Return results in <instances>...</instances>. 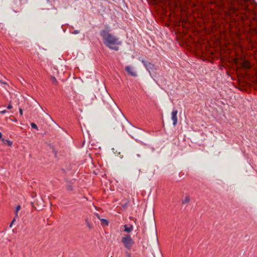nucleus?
<instances>
[{
    "label": "nucleus",
    "instance_id": "obj_4",
    "mask_svg": "<svg viewBox=\"0 0 257 257\" xmlns=\"http://www.w3.org/2000/svg\"><path fill=\"white\" fill-rule=\"evenodd\" d=\"M142 62L147 70L151 73V71L155 68V65L153 64L144 60H143Z\"/></svg>",
    "mask_w": 257,
    "mask_h": 257
},
{
    "label": "nucleus",
    "instance_id": "obj_2",
    "mask_svg": "<svg viewBox=\"0 0 257 257\" xmlns=\"http://www.w3.org/2000/svg\"><path fill=\"white\" fill-rule=\"evenodd\" d=\"M121 242L127 249H131L135 244V242L128 234L124 235L121 238Z\"/></svg>",
    "mask_w": 257,
    "mask_h": 257
},
{
    "label": "nucleus",
    "instance_id": "obj_19",
    "mask_svg": "<svg viewBox=\"0 0 257 257\" xmlns=\"http://www.w3.org/2000/svg\"><path fill=\"white\" fill-rule=\"evenodd\" d=\"M246 9V6L242 7V9L245 10Z\"/></svg>",
    "mask_w": 257,
    "mask_h": 257
},
{
    "label": "nucleus",
    "instance_id": "obj_18",
    "mask_svg": "<svg viewBox=\"0 0 257 257\" xmlns=\"http://www.w3.org/2000/svg\"><path fill=\"white\" fill-rule=\"evenodd\" d=\"M2 138V134L0 132V139Z\"/></svg>",
    "mask_w": 257,
    "mask_h": 257
},
{
    "label": "nucleus",
    "instance_id": "obj_1",
    "mask_svg": "<svg viewBox=\"0 0 257 257\" xmlns=\"http://www.w3.org/2000/svg\"><path fill=\"white\" fill-rule=\"evenodd\" d=\"M100 35L103 39L104 44L107 47L115 51L118 50V46L121 45L122 43L117 37L111 35L106 30H102Z\"/></svg>",
    "mask_w": 257,
    "mask_h": 257
},
{
    "label": "nucleus",
    "instance_id": "obj_8",
    "mask_svg": "<svg viewBox=\"0 0 257 257\" xmlns=\"http://www.w3.org/2000/svg\"><path fill=\"white\" fill-rule=\"evenodd\" d=\"M190 200V197L189 195H186L183 199L182 202L183 204H186L189 203Z\"/></svg>",
    "mask_w": 257,
    "mask_h": 257
},
{
    "label": "nucleus",
    "instance_id": "obj_12",
    "mask_svg": "<svg viewBox=\"0 0 257 257\" xmlns=\"http://www.w3.org/2000/svg\"><path fill=\"white\" fill-rule=\"evenodd\" d=\"M31 126H32V128L36 129L37 130H38V127L35 123H33V122L31 123Z\"/></svg>",
    "mask_w": 257,
    "mask_h": 257
},
{
    "label": "nucleus",
    "instance_id": "obj_10",
    "mask_svg": "<svg viewBox=\"0 0 257 257\" xmlns=\"http://www.w3.org/2000/svg\"><path fill=\"white\" fill-rule=\"evenodd\" d=\"M51 79L53 84H56L57 83V80L55 77L51 76Z\"/></svg>",
    "mask_w": 257,
    "mask_h": 257
},
{
    "label": "nucleus",
    "instance_id": "obj_14",
    "mask_svg": "<svg viewBox=\"0 0 257 257\" xmlns=\"http://www.w3.org/2000/svg\"><path fill=\"white\" fill-rule=\"evenodd\" d=\"M72 33L74 34H79V30H75L74 31V32H73Z\"/></svg>",
    "mask_w": 257,
    "mask_h": 257
},
{
    "label": "nucleus",
    "instance_id": "obj_15",
    "mask_svg": "<svg viewBox=\"0 0 257 257\" xmlns=\"http://www.w3.org/2000/svg\"><path fill=\"white\" fill-rule=\"evenodd\" d=\"M8 109H11L12 108V105L10 103L8 106H7Z\"/></svg>",
    "mask_w": 257,
    "mask_h": 257
},
{
    "label": "nucleus",
    "instance_id": "obj_5",
    "mask_svg": "<svg viewBox=\"0 0 257 257\" xmlns=\"http://www.w3.org/2000/svg\"><path fill=\"white\" fill-rule=\"evenodd\" d=\"M126 71L131 76H136L137 73L134 70V68L130 66H127L125 67Z\"/></svg>",
    "mask_w": 257,
    "mask_h": 257
},
{
    "label": "nucleus",
    "instance_id": "obj_9",
    "mask_svg": "<svg viewBox=\"0 0 257 257\" xmlns=\"http://www.w3.org/2000/svg\"><path fill=\"white\" fill-rule=\"evenodd\" d=\"M98 218L100 220L102 224H104L106 226L108 225V221L107 219L104 218L100 219L98 216Z\"/></svg>",
    "mask_w": 257,
    "mask_h": 257
},
{
    "label": "nucleus",
    "instance_id": "obj_3",
    "mask_svg": "<svg viewBox=\"0 0 257 257\" xmlns=\"http://www.w3.org/2000/svg\"><path fill=\"white\" fill-rule=\"evenodd\" d=\"M177 113L178 110L175 109H173L171 113V119L173 121V124L174 126H176L178 122Z\"/></svg>",
    "mask_w": 257,
    "mask_h": 257
},
{
    "label": "nucleus",
    "instance_id": "obj_20",
    "mask_svg": "<svg viewBox=\"0 0 257 257\" xmlns=\"http://www.w3.org/2000/svg\"><path fill=\"white\" fill-rule=\"evenodd\" d=\"M137 156H138V157H140V156L139 154H138Z\"/></svg>",
    "mask_w": 257,
    "mask_h": 257
},
{
    "label": "nucleus",
    "instance_id": "obj_17",
    "mask_svg": "<svg viewBox=\"0 0 257 257\" xmlns=\"http://www.w3.org/2000/svg\"><path fill=\"white\" fill-rule=\"evenodd\" d=\"M19 111H20V113L21 115H23V110H22V108L19 109Z\"/></svg>",
    "mask_w": 257,
    "mask_h": 257
},
{
    "label": "nucleus",
    "instance_id": "obj_11",
    "mask_svg": "<svg viewBox=\"0 0 257 257\" xmlns=\"http://www.w3.org/2000/svg\"><path fill=\"white\" fill-rule=\"evenodd\" d=\"M85 221H86V223L87 224V226H88V227L89 228H90V229H91L92 228V225L88 222V219H86Z\"/></svg>",
    "mask_w": 257,
    "mask_h": 257
},
{
    "label": "nucleus",
    "instance_id": "obj_6",
    "mask_svg": "<svg viewBox=\"0 0 257 257\" xmlns=\"http://www.w3.org/2000/svg\"><path fill=\"white\" fill-rule=\"evenodd\" d=\"M21 209V206L20 205H18L16 207V210H15V216L14 217V218L13 219L12 222L11 223L10 225V227H12V225L13 224V223H14V222L16 221V218H18V212Z\"/></svg>",
    "mask_w": 257,
    "mask_h": 257
},
{
    "label": "nucleus",
    "instance_id": "obj_7",
    "mask_svg": "<svg viewBox=\"0 0 257 257\" xmlns=\"http://www.w3.org/2000/svg\"><path fill=\"white\" fill-rule=\"evenodd\" d=\"M124 231L127 233H130L133 230V226L132 225L125 224L124 226Z\"/></svg>",
    "mask_w": 257,
    "mask_h": 257
},
{
    "label": "nucleus",
    "instance_id": "obj_16",
    "mask_svg": "<svg viewBox=\"0 0 257 257\" xmlns=\"http://www.w3.org/2000/svg\"><path fill=\"white\" fill-rule=\"evenodd\" d=\"M6 112H7V110H2V111H0V113H2V114H4V113H5Z\"/></svg>",
    "mask_w": 257,
    "mask_h": 257
},
{
    "label": "nucleus",
    "instance_id": "obj_13",
    "mask_svg": "<svg viewBox=\"0 0 257 257\" xmlns=\"http://www.w3.org/2000/svg\"><path fill=\"white\" fill-rule=\"evenodd\" d=\"M6 142H7V143L8 145L9 146H12V143L11 141H9V140H6Z\"/></svg>",
    "mask_w": 257,
    "mask_h": 257
}]
</instances>
